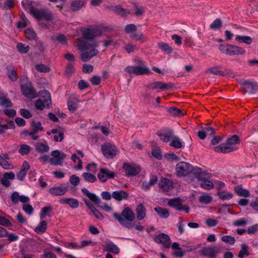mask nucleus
Returning <instances> with one entry per match:
<instances>
[{
    "label": "nucleus",
    "mask_w": 258,
    "mask_h": 258,
    "mask_svg": "<svg viewBox=\"0 0 258 258\" xmlns=\"http://www.w3.org/2000/svg\"><path fill=\"white\" fill-rule=\"evenodd\" d=\"M124 71L129 74H134L136 75H147L151 73L150 69L143 62L138 66H128L125 68Z\"/></svg>",
    "instance_id": "6e6552de"
},
{
    "label": "nucleus",
    "mask_w": 258,
    "mask_h": 258,
    "mask_svg": "<svg viewBox=\"0 0 258 258\" xmlns=\"http://www.w3.org/2000/svg\"><path fill=\"white\" fill-rule=\"evenodd\" d=\"M190 174H192L199 181L205 179V177H209V174L206 170H203L201 168L192 166Z\"/></svg>",
    "instance_id": "2eb2a0df"
},
{
    "label": "nucleus",
    "mask_w": 258,
    "mask_h": 258,
    "mask_svg": "<svg viewBox=\"0 0 258 258\" xmlns=\"http://www.w3.org/2000/svg\"><path fill=\"white\" fill-rule=\"evenodd\" d=\"M51 155L53 158L49 159V162L52 165H62L63 160L66 157V154L59 150L53 151Z\"/></svg>",
    "instance_id": "f8f14e48"
},
{
    "label": "nucleus",
    "mask_w": 258,
    "mask_h": 258,
    "mask_svg": "<svg viewBox=\"0 0 258 258\" xmlns=\"http://www.w3.org/2000/svg\"><path fill=\"white\" fill-rule=\"evenodd\" d=\"M114 177V173L107 168H101L98 174V178L102 182H105L107 178H113Z\"/></svg>",
    "instance_id": "dca6fc26"
},
{
    "label": "nucleus",
    "mask_w": 258,
    "mask_h": 258,
    "mask_svg": "<svg viewBox=\"0 0 258 258\" xmlns=\"http://www.w3.org/2000/svg\"><path fill=\"white\" fill-rule=\"evenodd\" d=\"M242 85L246 92H248L250 93H253L254 92L256 84L254 82L245 81L243 83Z\"/></svg>",
    "instance_id": "2f4dec72"
},
{
    "label": "nucleus",
    "mask_w": 258,
    "mask_h": 258,
    "mask_svg": "<svg viewBox=\"0 0 258 258\" xmlns=\"http://www.w3.org/2000/svg\"><path fill=\"white\" fill-rule=\"evenodd\" d=\"M161 141L164 142H168L171 140L173 136V132L172 130H168L166 131H159L156 134Z\"/></svg>",
    "instance_id": "f3484780"
},
{
    "label": "nucleus",
    "mask_w": 258,
    "mask_h": 258,
    "mask_svg": "<svg viewBox=\"0 0 258 258\" xmlns=\"http://www.w3.org/2000/svg\"><path fill=\"white\" fill-rule=\"evenodd\" d=\"M137 27L134 24H128L125 26L124 31L126 33H131L137 30Z\"/></svg>",
    "instance_id": "0e129e2a"
},
{
    "label": "nucleus",
    "mask_w": 258,
    "mask_h": 258,
    "mask_svg": "<svg viewBox=\"0 0 258 258\" xmlns=\"http://www.w3.org/2000/svg\"><path fill=\"white\" fill-rule=\"evenodd\" d=\"M217 195L221 200L223 201L231 199L233 197V194L231 192L225 190L218 191Z\"/></svg>",
    "instance_id": "a19ab883"
},
{
    "label": "nucleus",
    "mask_w": 258,
    "mask_h": 258,
    "mask_svg": "<svg viewBox=\"0 0 258 258\" xmlns=\"http://www.w3.org/2000/svg\"><path fill=\"white\" fill-rule=\"evenodd\" d=\"M47 229V223L45 221H42L35 228V231L38 234H42L45 232Z\"/></svg>",
    "instance_id": "37998d69"
},
{
    "label": "nucleus",
    "mask_w": 258,
    "mask_h": 258,
    "mask_svg": "<svg viewBox=\"0 0 258 258\" xmlns=\"http://www.w3.org/2000/svg\"><path fill=\"white\" fill-rule=\"evenodd\" d=\"M15 177V174L13 172L5 173L1 179V183L3 185L9 187L11 185L9 179H13Z\"/></svg>",
    "instance_id": "393cba45"
},
{
    "label": "nucleus",
    "mask_w": 258,
    "mask_h": 258,
    "mask_svg": "<svg viewBox=\"0 0 258 258\" xmlns=\"http://www.w3.org/2000/svg\"><path fill=\"white\" fill-rule=\"evenodd\" d=\"M12 104L11 101L6 97H0V106L8 108L11 107Z\"/></svg>",
    "instance_id": "49530a36"
},
{
    "label": "nucleus",
    "mask_w": 258,
    "mask_h": 258,
    "mask_svg": "<svg viewBox=\"0 0 258 258\" xmlns=\"http://www.w3.org/2000/svg\"><path fill=\"white\" fill-rule=\"evenodd\" d=\"M235 40L240 43H244L249 45L252 43V38L248 36L237 35L235 37Z\"/></svg>",
    "instance_id": "ea45409f"
},
{
    "label": "nucleus",
    "mask_w": 258,
    "mask_h": 258,
    "mask_svg": "<svg viewBox=\"0 0 258 258\" xmlns=\"http://www.w3.org/2000/svg\"><path fill=\"white\" fill-rule=\"evenodd\" d=\"M173 183L170 179L163 178L159 182V187L164 191H168L172 187Z\"/></svg>",
    "instance_id": "6ab92c4d"
},
{
    "label": "nucleus",
    "mask_w": 258,
    "mask_h": 258,
    "mask_svg": "<svg viewBox=\"0 0 258 258\" xmlns=\"http://www.w3.org/2000/svg\"><path fill=\"white\" fill-rule=\"evenodd\" d=\"M192 169L191 165L185 162H179L176 165V174L178 177H185L190 173Z\"/></svg>",
    "instance_id": "1a4fd4ad"
},
{
    "label": "nucleus",
    "mask_w": 258,
    "mask_h": 258,
    "mask_svg": "<svg viewBox=\"0 0 258 258\" xmlns=\"http://www.w3.org/2000/svg\"><path fill=\"white\" fill-rule=\"evenodd\" d=\"M17 48L20 52L25 53L29 51L30 47L28 45L20 42L17 44Z\"/></svg>",
    "instance_id": "8fccbe9b"
},
{
    "label": "nucleus",
    "mask_w": 258,
    "mask_h": 258,
    "mask_svg": "<svg viewBox=\"0 0 258 258\" xmlns=\"http://www.w3.org/2000/svg\"><path fill=\"white\" fill-rule=\"evenodd\" d=\"M82 176L84 179L88 182L93 183L97 180L96 176L90 173L85 172Z\"/></svg>",
    "instance_id": "09e8293b"
},
{
    "label": "nucleus",
    "mask_w": 258,
    "mask_h": 258,
    "mask_svg": "<svg viewBox=\"0 0 258 258\" xmlns=\"http://www.w3.org/2000/svg\"><path fill=\"white\" fill-rule=\"evenodd\" d=\"M25 34L29 40H34L36 38V33L31 29H27L25 31Z\"/></svg>",
    "instance_id": "603ef678"
},
{
    "label": "nucleus",
    "mask_w": 258,
    "mask_h": 258,
    "mask_svg": "<svg viewBox=\"0 0 258 258\" xmlns=\"http://www.w3.org/2000/svg\"><path fill=\"white\" fill-rule=\"evenodd\" d=\"M113 216L121 225L128 229L132 228L134 226L132 222L135 219V215L129 207L125 208L122 211L121 216L114 213Z\"/></svg>",
    "instance_id": "7ed1b4c3"
},
{
    "label": "nucleus",
    "mask_w": 258,
    "mask_h": 258,
    "mask_svg": "<svg viewBox=\"0 0 258 258\" xmlns=\"http://www.w3.org/2000/svg\"><path fill=\"white\" fill-rule=\"evenodd\" d=\"M35 68L37 71L41 73H47L50 70L49 67L42 63L36 65Z\"/></svg>",
    "instance_id": "3c124183"
},
{
    "label": "nucleus",
    "mask_w": 258,
    "mask_h": 258,
    "mask_svg": "<svg viewBox=\"0 0 258 258\" xmlns=\"http://www.w3.org/2000/svg\"><path fill=\"white\" fill-rule=\"evenodd\" d=\"M222 27V22L220 19H216L210 25L212 29L216 30Z\"/></svg>",
    "instance_id": "bf43d9fd"
},
{
    "label": "nucleus",
    "mask_w": 258,
    "mask_h": 258,
    "mask_svg": "<svg viewBox=\"0 0 258 258\" xmlns=\"http://www.w3.org/2000/svg\"><path fill=\"white\" fill-rule=\"evenodd\" d=\"M30 152V147L27 145H22L20 146V148L19 150V152L23 155H27Z\"/></svg>",
    "instance_id": "864d4df0"
},
{
    "label": "nucleus",
    "mask_w": 258,
    "mask_h": 258,
    "mask_svg": "<svg viewBox=\"0 0 258 258\" xmlns=\"http://www.w3.org/2000/svg\"><path fill=\"white\" fill-rule=\"evenodd\" d=\"M154 210L158 213L159 216L162 218H167L169 216V213L167 209L157 207L154 208Z\"/></svg>",
    "instance_id": "f704fd0d"
},
{
    "label": "nucleus",
    "mask_w": 258,
    "mask_h": 258,
    "mask_svg": "<svg viewBox=\"0 0 258 258\" xmlns=\"http://www.w3.org/2000/svg\"><path fill=\"white\" fill-rule=\"evenodd\" d=\"M162 111L167 112L168 113H182V111L175 107H164L163 108Z\"/></svg>",
    "instance_id": "6e6d98bb"
},
{
    "label": "nucleus",
    "mask_w": 258,
    "mask_h": 258,
    "mask_svg": "<svg viewBox=\"0 0 258 258\" xmlns=\"http://www.w3.org/2000/svg\"><path fill=\"white\" fill-rule=\"evenodd\" d=\"M238 142V137L234 135L227 140L226 143H223L215 148V152L217 153H227L234 150L236 148L234 145Z\"/></svg>",
    "instance_id": "39448f33"
},
{
    "label": "nucleus",
    "mask_w": 258,
    "mask_h": 258,
    "mask_svg": "<svg viewBox=\"0 0 258 258\" xmlns=\"http://www.w3.org/2000/svg\"><path fill=\"white\" fill-rule=\"evenodd\" d=\"M78 101L75 98H70L68 100V106L70 111L74 112L77 110Z\"/></svg>",
    "instance_id": "72a5a7b5"
},
{
    "label": "nucleus",
    "mask_w": 258,
    "mask_h": 258,
    "mask_svg": "<svg viewBox=\"0 0 258 258\" xmlns=\"http://www.w3.org/2000/svg\"><path fill=\"white\" fill-rule=\"evenodd\" d=\"M82 192L95 204H99L100 203V199L94 194L90 192L86 188H82Z\"/></svg>",
    "instance_id": "bb28decb"
},
{
    "label": "nucleus",
    "mask_w": 258,
    "mask_h": 258,
    "mask_svg": "<svg viewBox=\"0 0 258 258\" xmlns=\"http://www.w3.org/2000/svg\"><path fill=\"white\" fill-rule=\"evenodd\" d=\"M208 177H205V179H202L200 184L201 186L206 190H210L214 187V184L212 181L208 179Z\"/></svg>",
    "instance_id": "c9c22d12"
},
{
    "label": "nucleus",
    "mask_w": 258,
    "mask_h": 258,
    "mask_svg": "<svg viewBox=\"0 0 258 258\" xmlns=\"http://www.w3.org/2000/svg\"><path fill=\"white\" fill-rule=\"evenodd\" d=\"M7 74L12 81H15L17 80L16 71L13 67L9 66L7 68Z\"/></svg>",
    "instance_id": "79ce46f5"
},
{
    "label": "nucleus",
    "mask_w": 258,
    "mask_h": 258,
    "mask_svg": "<svg viewBox=\"0 0 258 258\" xmlns=\"http://www.w3.org/2000/svg\"><path fill=\"white\" fill-rule=\"evenodd\" d=\"M159 48L162 50L167 52L168 53H171L172 51V49L170 47L167 43L161 42L158 44Z\"/></svg>",
    "instance_id": "5fc2aeb1"
},
{
    "label": "nucleus",
    "mask_w": 258,
    "mask_h": 258,
    "mask_svg": "<svg viewBox=\"0 0 258 258\" xmlns=\"http://www.w3.org/2000/svg\"><path fill=\"white\" fill-rule=\"evenodd\" d=\"M158 181V178L155 175H152L150 177L149 181H144L143 182L142 188L144 190L149 189L152 185L155 184Z\"/></svg>",
    "instance_id": "c756f323"
},
{
    "label": "nucleus",
    "mask_w": 258,
    "mask_h": 258,
    "mask_svg": "<svg viewBox=\"0 0 258 258\" xmlns=\"http://www.w3.org/2000/svg\"><path fill=\"white\" fill-rule=\"evenodd\" d=\"M170 240L169 236L164 233H161L155 236L154 240L160 244H165L167 241Z\"/></svg>",
    "instance_id": "7c9ffc66"
},
{
    "label": "nucleus",
    "mask_w": 258,
    "mask_h": 258,
    "mask_svg": "<svg viewBox=\"0 0 258 258\" xmlns=\"http://www.w3.org/2000/svg\"><path fill=\"white\" fill-rule=\"evenodd\" d=\"M32 125L33 126V133H37L38 131H42L43 127L40 121H36L33 120L32 121Z\"/></svg>",
    "instance_id": "13d9d810"
},
{
    "label": "nucleus",
    "mask_w": 258,
    "mask_h": 258,
    "mask_svg": "<svg viewBox=\"0 0 258 258\" xmlns=\"http://www.w3.org/2000/svg\"><path fill=\"white\" fill-rule=\"evenodd\" d=\"M212 201V197L208 195H205L199 197V202L203 203L204 204H209Z\"/></svg>",
    "instance_id": "de8ad7c7"
},
{
    "label": "nucleus",
    "mask_w": 258,
    "mask_h": 258,
    "mask_svg": "<svg viewBox=\"0 0 258 258\" xmlns=\"http://www.w3.org/2000/svg\"><path fill=\"white\" fill-rule=\"evenodd\" d=\"M0 165L5 169H10L12 167V165L8 162L7 160H5L2 157L0 158Z\"/></svg>",
    "instance_id": "680f3d73"
},
{
    "label": "nucleus",
    "mask_w": 258,
    "mask_h": 258,
    "mask_svg": "<svg viewBox=\"0 0 258 258\" xmlns=\"http://www.w3.org/2000/svg\"><path fill=\"white\" fill-rule=\"evenodd\" d=\"M235 191L239 196L248 197L250 196L249 192L245 189H243L241 185H237L234 188Z\"/></svg>",
    "instance_id": "4c0bfd02"
},
{
    "label": "nucleus",
    "mask_w": 258,
    "mask_h": 258,
    "mask_svg": "<svg viewBox=\"0 0 258 258\" xmlns=\"http://www.w3.org/2000/svg\"><path fill=\"white\" fill-rule=\"evenodd\" d=\"M35 148L38 152L43 153L47 152L49 149L46 142L45 143H38L35 145Z\"/></svg>",
    "instance_id": "58836bf2"
},
{
    "label": "nucleus",
    "mask_w": 258,
    "mask_h": 258,
    "mask_svg": "<svg viewBox=\"0 0 258 258\" xmlns=\"http://www.w3.org/2000/svg\"><path fill=\"white\" fill-rule=\"evenodd\" d=\"M24 8L38 20L44 19L46 21H51L52 19V13L47 10H39L32 5V3L28 0L22 2Z\"/></svg>",
    "instance_id": "f03ea898"
},
{
    "label": "nucleus",
    "mask_w": 258,
    "mask_h": 258,
    "mask_svg": "<svg viewBox=\"0 0 258 258\" xmlns=\"http://www.w3.org/2000/svg\"><path fill=\"white\" fill-rule=\"evenodd\" d=\"M103 250L115 254H117L119 252V248L111 242L106 243L103 246Z\"/></svg>",
    "instance_id": "b1692460"
},
{
    "label": "nucleus",
    "mask_w": 258,
    "mask_h": 258,
    "mask_svg": "<svg viewBox=\"0 0 258 258\" xmlns=\"http://www.w3.org/2000/svg\"><path fill=\"white\" fill-rule=\"evenodd\" d=\"M122 168L125 171V175L128 176H136L141 171V168L133 164L124 163Z\"/></svg>",
    "instance_id": "ddd939ff"
},
{
    "label": "nucleus",
    "mask_w": 258,
    "mask_h": 258,
    "mask_svg": "<svg viewBox=\"0 0 258 258\" xmlns=\"http://www.w3.org/2000/svg\"><path fill=\"white\" fill-rule=\"evenodd\" d=\"M78 49L82 52L80 57L83 62H87L99 53L97 49L98 42L96 40L85 41L84 38H78L76 41Z\"/></svg>",
    "instance_id": "f257e3e1"
},
{
    "label": "nucleus",
    "mask_w": 258,
    "mask_h": 258,
    "mask_svg": "<svg viewBox=\"0 0 258 258\" xmlns=\"http://www.w3.org/2000/svg\"><path fill=\"white\" fill-rule=\"evenodd\" d=\"M68 189V185L65 186H58L53 187L49 190V192L54 196H62L63 195Z\"/></svg>",
    "instance_id": "4be33fe9"
},
{
    "label": "nucleus",
    "mask_w": 258,
    "mask_h": 258,
    "mask_svg": "<svg viewBox=\"0 0 258 258\" xmlns=\"http://www.w3.org/2000/svg\"><path fill=\"white\" fill-rule=\"evenodd\" d=\"M124 48L127 53H130L135 51L137 49V47L135 45L128 43L124 46Z\"/></svg>",
    "instance_id": "338daca9"
},
{
    "label": "nucleus",
    "mask_w": 258,
    "mask_h": 258,
    "mask_svg": "<svg viewBox=\"0 0 258 258\" xmlns=\"http://www.w3.org/2000/svg\"><path fill=\"white\" fill-rule=\"evenodd\" d=\"M165 157L168 159L174 161L179 160V157L173 152L167 153L165 155Z\"/></svg>",
    "instance_id": "69168bd1"
},
{
    "label": "nucleus",
    "mask_w": 258,
    "mask_h": 258,
    "mask_svg": "<svg viewBox=\"0 0 258 258\" xmlns=\"http://www.w3.org/2000/svg\"><path fill=\"white\" fill-rule=\"evenodd\" d=\"M59 202L61 204H68L72 208H77L79 205V201L73 198H65L60 200Z\"/></svg>",
    "instance_id": "cd10ccee"
},
{
    "label": "nucleus",
    "mask_w": 258,
    "mask_h": 258,
    "mask_svg": "<svg viewBox=\"0 0 258 258\" xmlns=\"http://www.w3.org/2000/svg\"><path fill=\"white\" fill-rule=\"evenodd\" d=\"M54 40H57L62 44H66L67 43L68 39L66 36L62 34H57L52 37Z\"/></svg>",
    "instance_id": "a18cd8bd"
},
{
    "label": "nucleus",
    "mask_w": 258,
    "mask_h": 258,
    "mask_svg": "<svg viewBox=\"0 0 258 258\" xmlns=\"http://www.w3.org/2000/svg\"><path fill=\"white\" fill-rule=\"evenodd\" d=\"M171 140V142L169 144L170 146L177 149H180L183 147L182 143L178 137L174 136L173 135V138Z\"/></svg>",
    "instance_id": "e433bc0d"
},
{
    "label": "nucleus",
    "mask_w": 258,
    "mask_h": 258,
    "mask_svg": "<svg viewBox=\"0 0 258 258\" xmlns=\"http://www.w3.org/2000/svg\"><path fill=\"white\" fill-rule=\"evenodd\" d=\"M109 9L116 14L122 17L126 16L130 13L129 10L123 8L120 5L111 6Z\"/></svg>",
    "instance_id": "a211bd4d"
},
{
    "label": "nucleus",
    "mask_w": 258,
    "mask_h": 258,
    "mask_svg": "<svg viewBox=\"0 0 258 258\" xmlns=\"http://www.w3.org/2000/svg\"><path fill=\"white\" fill-rule=\"evenodd\" d=\"M15 6V2L14 0H7L4 5V7L6 9H12Z\"/></svg>",
    "instance_id": "774afa93"
},
{
    "label": "nucleus",
    "mask_w": 258,
    "mask_h": 258,
    "mask_svg": "<svg viewBox=\"0 0 258 258\" xmlns=\"http://www.w3.org/2000/svg\"><path fill=\"white\" fill-rule=\"evenodd\" d=\"M168 205L170 207H173L178 211L183 210V206L182 204V201L179 198H175L169 200Z\"/></svg>",
    "instance_id": "412c9836"
},
{
    "label": "nucleus",
    "mask_w": 258,
    "mask_h": 258,
    "mask_svg": "<svg viewBox=\"0 0 258 258\" xmlns=\"http://www.w3.org/2000/svg\"><path fill=\"white\" fill-rule=\"evenodd\" d=\"M222 241L229 244H233L235 242V238L229 235L223 236L221 238Z\"/></svg>",
    "instance_id": "4d7b16f0"
},
{
    "label": "nucleus",
    "mask_w": 258,
    "mask_h": 258,
    "mask_svg": "<svg viewBox=\"0 0 258 258\" xmlns=\"http://www.w3.org/2000/svg\"><path fill=\"white\" fill-rule=\"evenodd\" d=\"M219 49L222 52L230 55H242L245 53L244 48L233 45L221 44Z\"/></svg>",
    "instance_id": "0eeeda50"
},
{
    "label": "nucleus",
    "mask_w": 258,
    "mask_h": 258,
    "mask_svg": "<svg viewBox=\"0 0 258 258\" xmlns=\"http://www.w3.org/2000/svg\"><path fill=\"white\" fill-rule=\"evenodd\" d=\"M112 197L115 200L120 201L122 200H126L128 197V194L123 190H119L113 191L112 194Z\"/></svg>",
    "instance_id": "5701e85b"
},
{
    "label": "nucleus",
    "mask_w": 258,
    "mask_h": 258,
    "mask_svg": "<svg viewBox=\"0 0 258 258\" xmlns=\"http://www.w3.org/2000/svg\"><path fill=\"white\" fill-rule=\"evenodd\" d=\"M53 210L52 206H46L43 207L41 211L40 218L43 219L46 215L47 213Z\"/></svg>",
    "instance_id": "052dcab7"
},
{
    "label": "nucleus",
    "mask_w": 258,
    "mask_h": 258,
    "mask_svg": "<svg viewBox=\"0 0 258 258\" xmlns=\"http://www.w3.org/2000/svg\"><path fill=\"white\" fill-rule=\"evenodd\" d=\"M69 180L70 183L74 186L79 185L80 181V178L76 175L71 176Z\"/></svg>",
    "instance_id": "e2e57ef3"
},
{
    "label": "nucleus",
    "mask_w": 258,
    "mask_h": 258,
    "mask_svg": "<svg viewBox=\"0 0 258 258\" xmlns=\"http://www.w3.org/2000/svg\"><path fill=\"white\" fill-rule=\"evenodd\" d=\"M39 98L35 103L37 109L42 110L49 108L51 106V99L50 93L47 90H42L39 93Z\"/></svg>",
    "instance_id": "20e7f679"
},
{
    "label": "nucleus",
    "mask_w": 258,
    "mask_h": 258,
    "mask_svg": "<svg viewBox=\"0 0 258 258\" xmlns=\"http://www.w3.org/2000/svg\"><path fill=\"white\" fill-rule=\"evenodd\" d=\"M83 37L79 38H84L85 41L95 40V38L101 35V32L96 28H88L82 30Z\"/></svg>",
    "instance_id": "9d476101"
},
{
    "label": "nucleus",
    "mask_w": 258,
    "mask_h": 258,
    "mask_svg": "<svg viewBox=\"0 0 258 258\" xmlns=\"http://www.w3.org/2000/svg\"><path fill=\"white\" fill-rule=\"evenodd\" d=\"M29 169L30 166L29 163L25 161L22 166V168L21 170L17 175V178L20 180H23L26 175L27 171Z\"/></svg>",
    "instance_id": "a878e982"
},
{
    "label": "nucleus",
    "mask_w": 258,
    "mask_h": 258,
    "mask_svg": "<svg viewBox=\"0 0 258 258\" xmlns=\"http://www.w3.org/2000/svg\"><path fill=\"white\" fill-rule=\"evenodd\" d=\"M137 217L139 220H142L146 215V209L142 204H140L136 208Z\"/></svg>",
    "instance_id": "c85d7f7f"
},
{
    "label": "nucleus",
    "mask_w": 258,
    "mask_h": 258,
    "mask_svg": "<svg viewBox=\"0 0 258 258\" xmlns=\"http://www.w3.org/2000/svg\"><path fill=\"white\" fill-rule=\"evenodd\" d=\"M248 247L245 244L243 243L241 245V249L239 251L238 254V257L239 258H243L244 256H248L249 255V252L248 250Z\"/></svg>",
    "instance_id": "c03bdc74"
},
{
    "label": "nucleus",
    "mask_w": 258,
    "mask_h": 258,
    "mask_svg": "<svg viewBox=\"0 0 258 258\" xmlns=\"http://www.w3.org/2000/svg\"><path fill=\"white\" fill-rule=\"evenodd\" d=\"M85 5L84 0H74L71 5V9L73 11H78Z\"/></svg>",
    "instance_id": "473e14b6"
},
{
    "label": "nucleus",
    "mask_w": 258,
    "mask_h": 258,
    "mask_svg": "<svg viewBox=\"0 0 258 258\" xmlns=\"http://www.w3.org/2000/svg\"><path fill=\"white\" fill-rule=\"evenodd\" d=\"M21 90L25 96L29 98L36 97V92L32 86L31 83L28 78L23 77L20 79Z\"/></svg>",
    "instance_id": "423d86ee"
},
{
    "label": "nucleus",
    "mask_w": 258,
    "mask_h": 258,
    "mask_svg": "<svg viewBox=\"0 0 258 258\" xmlns=\"http://www.w3.org/2000/svg\"><path fill=\"white\" fill-rule=\"evenodd\" d=\"M220 252V248L218 246L208 247L203 248L200 253L210 258H216L217 254Z\"/></svg>",
    "instance_id": "4468645a"
},
{
    "label": "nucleus",
    "mask_w": 258,
    "mask_h": 258,
    "mask_svg": "<svg viewBox=\"0 0 258 258\" xmlns=\"http://www.w3.org/2000/svg\"><path fill=\"white\" fill-rule=\"evenodd\" d=\"M101 150L104 156L107 158H112L117 154L116 147L110 143H106L102 145Z\"/></svg>",
    "instance_id": "9b49d317"
},
{
    "label": "nucleus",
    "mask_w": 258,
    "mask_h": 258,
    "mask_svg": "<svg viewBox=\"0 0 258 258\" xmlns=\"http://www.w3.org/2000/svg\"><path fill=\"white\" fill-rule=\"evenodd\" d=\"M172 87V85L171 83L166 84L161 81H157L151 83L150 85V87L152 89H158L164 90L166 89H169Z\"/></svg>",
    "instance_id": "aec40b11"
}]
</instances>
